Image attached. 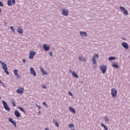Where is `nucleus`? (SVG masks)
I'll list each match as a JSON object with an SVG mask.
<instances>
[{
    "label": "nucleus",
    "instance_id": "nucleus-1",
    "mask_svg": "<svg viewBox=\"0 0 130 130\" xmlns=\"http://www.w3.org/2000/svg\"><path fill=\"white\" fill-rule=\"evenodd\" d=\"M0 63L2 65V68L4 70L5 73L7 74V75H10V72L8 71V67H7V64L5 62H3L1 60H0Z\"/></svg>",
    "mask_w": 130,
    "mask_h": 130
},
{
    "label": "nucleus",
    "instance_id": "nucleus-2",
    "mask_svg": "<svg viewBox=\"0 0 130 130\" xmlns=\"http://www.w3.org/2000/svg\"><path fill=\"white\" fill-rule=\"evenodd\" d=\"M99 57V55L98 54H95L93 55V57L92 59V64L94 68H96V59L95 58H98Z\"/></svg>",
    "mask_w": 130,
    "mask_h": 130
},
{
    "label": "nucleus",
    "instance_id": "nucleus-3",
    "mask_svg": "<svg viewBox=\"0 0 130 130\" xmlns=\"http://www.w3.org/2000/svg\"><path fill=\"white\" fill-rule=\"evenodd\" d=\"M111 95L113 98L117 97V90L114 88L111 89Z\"/></svg>",
    "mask_w": 130,
    "mask_h": 130
},
{
    "label": "nucleus",
    "instance_id": "nucleus-4",
    "mask_svg": "<svg viewBox=\"0 0 130 130\" xmlns=\"http://www.w3.org/2000/svg\"><path fill=\"white\" fill-rule=\"evenodd\" d=\"M2 103L4 106V108H5V110H7V111H8V112H9V111H11V108L9 107V106H8V103H7L6 101H3Z\"/></svg>",
    "mask_w": 130,
    "mask_h": 130
},
{
    "label": "nucleus",
    "instance_id": "nucleus-5",
    "mask_svg": "<svg viewBox=\"0 0 130 130\" xmlns=\"http://www.w3.org/2000/svg\"><path fill=\"white\" fill-rule=\"evenodd\" d=\"M100 69H101L103 74H105L107 70V67L105 65H102L100 67Z\"/></svg>",
    "mask_w": 130,
    "mask_h": 130
},
{
    "label": "nucleus",
    "instance_id": "nucleus-6",
    "mask_svg": "<svg viewBox=\"0 0 130 130\" xmlns=\"http://www.w3.org/2000/svg\"><path fill=\"white\" fill-rule=\"evenodd\" d=\"M120 10H121L122 12H123L124 15H125V16H127L128 13L127 12V10L125 9L124 7L120 6Z\"/></svg>",
    "mask_w": 130,
    "mask_h": 130
},
{
    "label": "nucleus",
    "instance_id": "nucleus-7",
    "mask_svg": "<svg viewBox=\"0 0 130 130\" xmlns=\"http://www.w3.org/2000/svg\"><path fill=\"white\" fill-rule=\"evenodd\" d=\"M43 48L44 50H45L46 51H48V50H49L50 48V46L45 44L43 45Z\"/></svg>",
    "mask_w": 130,
    "mask_h": 130
},
{
    "label": "nucleus",
    "instance_id": "nucleus-8",
    "mask_svg": "<svg viewBox=\"0 0 130 130\" xmlns=\"http://www.w3.org/2000/svg\"><path fill=\"white\" fill-rule=\"evenodd\" d=\"M62 14L63 16H68L69 15V10L63 9L62 10Z\"/></svg>",
    "mask_w": 130,
    "mask_h": 130
},
{
    "label": "nucleus",
    "instance_id": "nucleus-9",
    "mask_svg": "<svg viewBox=\"0 0 130 130\" xmlns=\"http://www.w3.org/2000/svg\"><path fill=\"white\" fill-rule=\"evenodd\" d=\"M16 92L18 94H22L24 92V88L19 87L18 89L16 90Z\"/></svg>",
    "mask_w": 130,
    "mask_h": 130
},
{
    "label": "nucleus",
    "instance_id": "nucleus-10",
    "mask_svg": "<svg viewBox=\"0 0 130 130\" xmlns=\"http://www.w3.org/2000/svg\"><path fill=\"white\" fill-rule=\"evenodd\" d=\"M122 46H123L124 49H128V45L125 42H123L122 43Z\"/></svg>",
    "mask_w": 130,
    "mask_h": 130
},
{
    "label": "nucleus",
    "instance_id": "nucleus-11",
    "mask_svg": "<svg viewBox=\"0 0 130 130\" xmlns=\"http://www.w3.org/2000/svg\"><path fill=\"white\" fill-rule=\"evenodd\" d=\"M14 115L16 117H18V118L21 117V114H20V113L19 112V111H18V110H15L14 111Z\"/></svg>",
    "mask_w": 130,
    "mask_h": 130
},
{
    "label": "nucleus",
    "instance_id": "nucleus-12",
    "mask_svg": "<svg viewBox=\"0 0 130 130\" xmlns=\"http://www.w3.org/2000/svg\"><path fill=\"white\" fill-rule=\"evenodd\" d=\"M17 108L20 110V111H22L23 113L25 114L26 113V111L22 107H18Z\"/></svg>",
    "mask_w": 130,
    "mask_h": 130
},
{
    "label": "nucleus",
    "instance_id": "nucleus-13",
    "mask_svg": "<svg viewBox=\"0 0 130 130\" xmlns=\"http://www.w3.org/2000/svg\"><path fill=\"white\" fill-rule=\"evenodd\" d=\"M80 34L81 36H85V37H87V35L86 32L80 31Z\"/></svg>",
    "mask_w": 130,
    "mask_h": 130
},
{
    "label": "nucleus",
    "instance_id": "nucleus-14",
    "mask_svg": "<svg viewBox=\"0 0 130 130\" xmlns=\"http://www.w3.org/2000/svg\"><path fill=\"white\" fill-rule=\"evenodd\" d=\"M72 75L74 76L75 78H76L77 79H79V76L77 75V73H76L75 71H73Z\"/></svg>",
    "mask_w": 130,
    "mask_h": 130
},
{
    "label": "nucleus",
    "instance_id": "nucleus-15",
    "mask_svg": "<svg viewBox=\"0 0 130 130\" xmlns=\"http://www.w3.org/2000/svg\"><path fill=\"white\" fill-rule=\"evenodd\" d=\"M17 31L18 32V33H20V34H23V29L21 28H17Z\"/></svg>",
    "mask_w": 130,
    "mask_h": 130
},
{
    "label": "nucleus",
    "instance_id": "nucleus-16",
    "mask_svg": "<svg viewBox=\"0 0 130 130\" xmlns=\"http://www.w3.org/2000/svg\"><path fill=\"white\" fill-rule=\"evenodd\" d=\"M29 58H30V59H32V58H33V51H31L30 52H29Z\"/></svg>",
    "mask_w": 130,
    "mask_h": 130
},
{
    "label": "nucleus",
    "instance_id": "nucleus-17",
    "mask_svg": "<svg viewBox=\"0 0 130 130\" xmlns=\"http://www.w3.org/2000/svg\"><path fill=\"white\" fill-rule=\"evenodd\" d=\"M11 103L12 104L13 107H15L16 106V101L12 99L11 100Z\"/></svg>",
    "mask_w": 130,
    "mask_h": 130
},
{
    "label": "nucleus",
    "instance_id": "nucleus-18",
    "mask_svg": "<svg viewBox=\"0 0 130 130\" xmlns=\"http://www.w3.org/2000/svg\"><path fill=\"white\" fill-rule=\"evenodd\" d=\"M79 60H81L82 61H86V58H84L83 57H82V56H79Z\"/></svg>",
    "mask_w": 130,
    "mask_h": 130
},
{
    "label": "nucleus",
    "instance_id": "nucleus-19",
    "mask_svg": "<svg viewBox=\"0 0 130 130\" xmlns=\"http://www.w3.org/2000/svg\"><path fill=\"white\" fill-rule=\"evenodd\" d=\"M40 70L41 71V72L44 75H47V72H46L45 71H44V70H43V68H40Z\"/></svg>",
    "mask_w": 130,
    "mask_h": 130
},
{
    "label": "nucleus",
    "instance_id": "nucleus-20",
    "mask_svg": "<svg viewBox=\"0 0 130 130\" xmlns=\"http://www.w3.org/2000/svg\"><path fill=\"white\" fill-rule=\"evenodd\" d=\"M7 5L9 6V7H12V0H8Z\"/></svg>",
    "mask_w": 130,
    "mask_h": 130
},
{
    "label": "nucleus",
    "instance_id": "nucleus-21",
    "mask_svg": "<svg viewBox=\"0 0 130 130\" xmlns=\"http://www.w3.org/2000/svg\"><path fill=\"white\" fill-rule=\"evenodd\" d=\"M69 109H70V110H71V112H72V113L76 114V110H75L74 109V108H73L70 107H69Z\"/></svg>",
    "mask_w": 130,
    "mask_h": 130
},
{
    "label": "nucleus",
    "instance_id": "nucleus-22",
    "mask_svg": "<svg viewBox=\"0 0 130 130\" xmlns=\"http://www.w3.org/2000/svg\"><path fill=\"white\" fill-rule=\"evenodd\" d=\"M101 125L103 127H104L105 130H108V128H107V127L106 126V125H105V124H103V123H101Z\"/></svg>",
    "mask_w": 130,
    "mask_h": 130
},
{
    "label": "nucleus",
    "instance_id": "nucleus-23",
    "mask_svg": "<svg viewBox=\"0 0 130 130\" xmlns=\"http://www.w3.org/2000/svg\"><path fill=\"white\" fill-rule=\"evenodd\" d=\"M10 29L11 30V31H12V32H13L14 33H15L16 31H15V28H14V27L13 26H11L10 27Z\"/></svg>",
    "mask_w": 130,
    "mask_h": 130
},
{
    "label": "nucleus",
    "instance_id": "nucleus-24",
    "mask_svg": "<svg viewBox=\"0 0 130 130\" xmlns=\"http://www.w3.org/2000/svg\"><path fill=\"white\" fill-rule=\"evenodd\" d=\"M14 74L15 76H17L18 75V70L16 69L14 70Z\"/></svg>",
    "mask_w": 130,
    "mask_h": 130
},
{
    "label": "nucleus",
    "instance_id": "nucleus-25",
    "mask_svg": "<svg viewBox=\"0 0 130 130\" xmlns=\"http://www.w3.org/2000/svg\"><path fill=\"white\" fill-rule=\"evenodd\" d=\"M112 67H113L114 68H116L117 69L118 68V65H117V64L114 63L112 64Z\"/></svg>",
    "mask_w": 130,
    "mask_h": 130
},
{
    "label": "nucleus",
    "instance_id": "nucleus-26",
    "mask_svg": "<svg viewBox=\"0 0 130 130\" xmlns=\"http://www.w3.org/2000/svg\"><path fill=\"white\" fill-rule=\"evenodd\" d=\"M54 122L55 125L57 126V127H58L59 126V124H58V122H57V121H55L54 120Z\"/></svg>",
    "mask_w": 130,
    "mask_h": 130
},
{
    "label": "nucleus",
    "instance_id": "nucleus-27",
    "mask_svg": "<svg viewBox=\"0 0 130 130\" xmlns=\"http://www.w3.org/2000/svg\"><path fill=\"white\" fill-rule=\"evenodd\" d=\"M13 125H14V126H16V125H17V123H16V121H13L11 123Z\"/></svg>",
    "mask_w": 130,
    "mask_h": 130
},
{
    "label": "nucleus",
    "instance_id": "nucleus-28",
    "mask_svg": "<svg viewBox=\"0 0 130 130\" xmlns=\"http://www.w3.org/2000/svg\"><path fill=\"white\" fill-rule=\"evenodd\" d=\"M109 60H112L113 59H115V57H110L109 58Z\"/></svg>",
    "mask_w": 130,
    "mask_h": 130
},
{
    "label": "nucleus",
    "instance_id": "nucleus-29",
    "mask_svg": "<svg viewBox=\"0 0 130 130\" xmlns=\"http://www.w3.org/2000/svg\"><path fill=\"white\" fill-rule=\"evenodd\" d=\"M12 5H15L16 4V0H11Z\"/></svg>",
    "mask_w": 130,
    "mask_h": 130
},
{
    "label": "nucleus",
    "instance_id": "nucleus-30",
    "mask_svg": "<svg viewBox=\"0 0 130 130\" xmlns=\"http://www.w3.org/2000/svg\"><path fill=\"white\" fill-rule=\"evenodd\" d=\"M30 74L31 75H33V67H31L30 69Z\"/></svg>",
    "mask_w": 130,
    "mask_h": 130
},
{
    "label": "nucleus",
    "instance_id": "nucleus-31",
    "mask_svg": "<svg viewBox=\"0 0 130 130\" xmlns=\"http://www.w3.org/2000/svg\"><path fill=\"white\" fill-rule=\"evenodd\" d=\"M8 121H9V122H11V123L13 121V118H9L8 119Z\"/></svg>",
    "mask_w": 130,
    "mask_h": 130
},
{
    "label": "nucleus",
    "instance_id": "nucleus-32",
    "mask_svg": "<svg viewBox=\"0 0 130 130\" xmlns=\"http://www.w3.org/2000/svg\"><path fill=\"white\" fill-rule=\"evenodd\" d=\"M69 127L71 128V127H74V125L73 124H69Z\"/></svg>",
    "mask_w": 130,
    "mask_h": 130
},
{
    "label": "nucleus",
    "instance_id": "nucleus-33",
    "mask_svg": "<svg viewBox=\"0 0 130 130\" xmlns=\"http://www.w3.org/2000/svg\"><path fill=\"white\" fill-rule=\"evenodd\" d=\"M42 104L43 105H44V106H46V107H47V104H46V103L43 102Z\"/></svg>",
    "mask_w": 130,
    "mask_h": 130
},
{
    "label": "nucleus",
    "instance_id": "nucleus-34",
    "mask_svg": "<svg viewBox=\"0 0 130 130\" xmlns=\"http://www.w3.org/2000/svg\"><path fill=\"white\" fill-rule=\"evenodd\" d=\"M0 7H4V4L2 1H0Z\"/></svg>",
    "mask_w": 130,
    "mask_h": 130
},
{
    "label": "nucleus",
    "instance_id": "nucleus-35",
    "mask_svg": "<svg viewBox=\"0 0 130 130\" xmlns=\"http://www.w3.org/2000/svg\"><path fill=\"white\" fill-rule=\"evenodd\" d=\"M69 95H70V96H71L72 97H74V95H73V94L72 93V92L71 91L69 92Z\"/></svg>",
    "mask_w": 130,
    "mask_h": 130
},
{
    "label": "nucleus",
    "instance_id": "nucleus-36",
    "mask_svg": "<svg viewBox=\"0 0 130 130\" xmlns=\"http://www.w3.org/2000/svg\"><path fill=\"white\" fill-rule=\"evenodd\" d=\"M15 77L16 78V79H20V76L17 74V75H15Z\"/></svg>",
    "mask_w": 130,
    "mask_h": 130
},
{
    "label": "nucleus",
    "instance_id": "nucleus-37",
    "mask_svg": "<svg viewBox=\"0 0 130 130\" xmlns=\"http://www.w3.org/2000/svg\"><path fill=\"white\" fill-rule=\"evenodd\" d=\"M42 88H44V89H46V88H47V86H45V85L43 84L42 86Z\"/></svg>",
    "mask_w": 130,
    "mask_h": 130
},
{
    "label": "nucleus",
    "instance_id": "nucleus-38",
    "mask_svg": "<svg viewBox=\"0 0 130 130\" xmlns=\"http://www.w3.org/2000/svg\"><path fill=\"white\" fill-rule=\"evenodd\" d=\"M33 76H36V72H35V71L33 70Z\"/></svg>",
    "mask_w": 130,
    "mask_h": 130
},
{
    "label": "nucleus",
    "instance_id": "nucleus-39",
    "mask_svg": "<svg viewBox=\"0 0 130 130\" xmlns=\"http://www.w3.org/2000/svg\"><path fill=\"white\" fill-rule=\"evenodd\" d=\"M22 62H23V63H25V62H26V59H22Z\"/></svg>",
    "mask_w": 130,
    "mask_h": 130
},
{
    "label": "nucleus",
    "instance_id": "nucleus-40",
    "mask_svg": "<svg viewBox=\"0 0 130 130\" xmlns=\"http://www.w3.org/2000/svg\"><path fill=\"white\" fill-rule=\"evenodd\" d=\"M0 84H1L3 86V87H6V85H5V84H4V83H3L2 82V83H0Z\"/></svg>",
    "mask_w": 130,
    "mask_h": 130
},
{
    "label": "nucleus",
    "instance_id": "nucleus-41",
    "mask_svg": "<svg viewBox=\"0 0 130 130\" xmlns=\"http://www.w3.org/2000/svg\"><path fill=\"white\" fill-rule=\"evenodd\" d=\"M105 120V121H108V118H106Z\"/></svg>",
    "mask_w": 130,
    "mask_h": 130
},
{
    "label": "nucleus",
    "instance_id": "nucleus-42",
    "mask_svg": "<svg viewBox=\"0 0 130 130\" xmlns=\"http://www.w3.org/2000/svg\"><path fill=\"white\" fill-rule=\"evenodd\" d=\"M38 107L39 109H41V107H40V106H38Z\"/></svg>",
    "mask_w": 130,
    "mask_h": 130
},
{
    "label": "nucleus",
    "instance_id": "nucleus-43",
    "mask_svg": "<svg viewBox=\"0 0 130 130\" xmlns=\"http://www.w3.org/2000/svg\"><path fill=\"white\" fill-rule=\"evenodd\" d=\"M4 25H5V26H7V25H8V23H7V22H5V23H4Z\"/></svg>",
    "mask_w": 130,
    "mask_h": 130
},
{
    "label": "nucleus",
    "instance_id": "nucleus-44",
    "mask_svg": "<svg viewBox=\"0 0 130 130\" xmlns=\"http://www.w3.org/2000/svg\"><path fill=\"white\" fill-rule=\"evenodd\" d=\"M50 55L51 56H52V52H51L50 53Z\"/></svg>",
    "mask_w": 130,
    "mask_h": 130
},
{
    "label": "nucleus",
    "instance_id": "nucleus-45",
    "mask_svg": "<svg viewBox=\"0 0 130 130\" xmlns=\"http://www.w3.org/2000/svg\"><path fill=\"white\" fill-rule=\"evenodd\" d=\"M36 53L35 52H33V56H34V55H35Z\"/></svg>",
    "mask_w": 130,
    "mask_h": 130
},
{
    "label": "nucleus",
    "instance_id": "nucleus-46",
    "mask_svg": "<svg viewBox=\"0 0 130 130\" xmlns=\"http://www.w3.org/2000/svg\"><path fill=\"white\" fill-rule=\"evenodd\" d=\"M2 9H0V14H2Z\"/></svg>",
    "mask_w": 130,
    "mask_h": 130
},
{
    "label": "nucleus",
    "instance_id": "nucleus-47",
    "mask_svg": "<svg viewBox=\"0 0 130 130\" xmlns=\"http://www.w3.org/2000/svg\"><path fill=\"white\" fill-rule=\"evenodd\" d=\"M70 73H71V74H72L73 72H72V70H70Z\"/></svg>",
    "mask_w": 130,
    "mask_h": 130
},
{
    "label": "nucleus",
    "instance_id": "nucleus-48",
    "mask_svg": "<svg viewBox=\"0 0 130 130\" xmlns=\"http://www.w3.org/2000/svg\"><path fill=\"white\" fill-rule=\"evenodd\" d=\"M45 130H49V129H48V128H46Z\"/></svg>",
    "mask_w": 130,
    "mask_h": 130
},
{
    "label": "nucleus",
    "instance_id": "nucleus-49",
    "mask_svg": "<svg viewBox=\"0 0 130 130\" xmlns=\"http://www.w3.org/2000/svg\"><path fill=\"white\" fill-rule=\"evenodd\" d=\"M39 114H40V113H41V111H39Z\"/></svg>",
    "mask_w": 130,
    "mask_h": 130
},
{
    "label": "nucleus",
    "instance_id": "nucleus-50",
    "mask_svg": "<svg viewBox=\"0 0 130 130\" xmlns=\"http://www.w3.org/2000/svg\"><path fill=\"white\" fill-rule=\"evenodd\" d=\"M0 83H2V80H1V79H0Z\"/></svg>",
    "mask_w": 130,
    "mask_h": 130
},
{
    "label": "nucleus",
    "instance_id": "nucleus-51",
    "mask_svg": "<svg viewBox=\"0 0 130 130\" xmlns=\"http://www.w3.org/2000/svg\"><path fill=\"white\" fill-rule=\"evenodd\" d=\"M0 99H2V97L0 96Z\"/></svg>",
    "mask_w": 130,
    "mask_h": 130
}]
</instances>
